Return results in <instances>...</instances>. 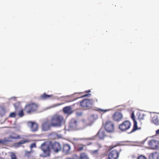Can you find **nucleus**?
I'll use <instances>...</instances> for the list:
<instances>
[{"label":"nucleus","instance_id":"nucleus-1","mask_svg":"<svg viewBox=\"0 0 159 159\" xmlns=\"http://www.w3.org/2000/svg\"><path fill=\"white\" fill-rule=\"evenodd\" d=\"M41 148L43 151V154L39 156L42 157H49L50 153V149L56 153H58L61 149V146L59 143L55 142L52 143L51 141L46 142L41 144Z\"/></svg>","mask_w":159,"mask_h":159},{"label":"nucleus","instance_id":"nucleus-2","mask_svg":"<svg viewBox=\"0 0 159 159\" xmlns=\"http://www.w3.org/2000/svg\"><path fill=\"white\" fill-rule=\"evenodd\" d=\"M64 117L62 116L56 114L51 117L50 122L52 127H60L64 121Z\"/></svg>","mask_w":159,"mask_h":159},{"label":"nucleus","instance_id":"nucleus-3","mask_svg":"<svg viewBox=\"0 0 159 159\" xmlns=\"http://www.w3.org/2000/svg\"><path fill=\"white\" fill-rule=\"evenodd\" d=\"M38 105L35 102H30L27 104L24 107V112L27 114H31L36 111Z\"/></svg>","mask_w":159,"mask_h":159},{"label":"nucleus","instance_id":"nucleus-4","mask_svg":"<svg viewBox=\"0 0 159 159\" xmlns=\"http://www.w3.org/2000/svg\"><path fill=\"white\" fill-rule=\"evenodd\" d=\"M98 102L97 99L95 98L93 99H85L80 102V105L83 109L88 110L92 107L93 102Z\"/></svg>","mask_w":159,"mask_h":159},{"label":"nucleus","instance_id":"nucleus-5","mask_svg":"<svg viewBox=\"0 0 159 159\" xmlns=\"http://www.w3.org/2000/svg\"><path fill=\"white\" fill-rule=\"evenodd\" d=\"M104 128L107 132H111L113 131L114 129V125L112 121L108 120L105 122Z\"/></svg>","mask_w":159,"mask_h":159},{"label":"nucleus","instance_id":"nucleus-6","mask_svg":"<svg viewBox=\"0 0 159 159\" xmlns=\"http://www.w3.org/2000/svg\"><path fill=\"white\" fill-rule=\"evenodd\" d=\"M28 126L30 128L31 131L35 132L37 131L39 129L38 124L35 122L29 121L27 122Z\"/></svg>","mask_w":159,"mask_h":159},{"label":"nucleus","instance_id":"nucleus-7","mask_svg":"<svg viewBox=\"0 0 159 159\" xmlns=\"http://www.w3.org/2000/svg\"><path fill=\"white\" fill-rule=\"evenodd\" d=\"M148 145L153 149H156L159 148V141L155 140L152 139L148 142Z\"/></svg>","mask_w":159,"mask_h":159},{"label":"nucleus","instance_id":"nucleus-8","mask_svg":"<svg viewBox=\"0 0 159 159\" xmlns=\"http://www.w3.org/2000/svg\"><path fill=\"white\" fill-rule=\"evenodd\" d=\"M131 117L133 121L134 125L133 128L131 131L130 132V133H133L138 130L140 129H141L140 127H138L137 126V123L135 120V116L134 112H132Z\"/></svg>","mask_w":159,"mask_h":159},{"label":"nucleus","instance_id":"nucleus-9","mask_svg":"<svg viewBox=\"0 0 159 159\" xmlns=\"http://www.w3.org/2000/svg\"><path fill=\"white\" fill-rule=\"evenodd\" d=\"M79 122L75 119H72L69 122V127L72 129H76L79 126Z\"/></svg>","mask_w":159,"mask_h":159},{"label":"nucleus","instance_id":"nucleus-10","mask_svg":"<svg viewBox=\"0 0 159 159\" xmlns=\"http://www.w3.org/2000/svg\"><path fill=\"white\" fill-rule=\"evenodd\" d=\"M119 128L122 131H125L129 128V121L126 120L119 126Z\"/></svg>","mask_w":159,"mask_h":159},{"label":"nucleus","instance_id":"nucleus-11","mask_svg":"<svg viewBox=\"0 0 159 159\" xmlns=\"http://www.w3.org/2000/svg\"><path fill=\"white\" fill-rule=\"evenodd\" d=\"M123 117L122 114L118 112H115L112 116V118L114 121H119L121 120Z\"/></svg>","mask_w":159,"mask_h":159},{"label":"nucleus","instance_id":"nucleus-12","mask_svg":"<svg viewBox=\"0 0 159 159\" xmlns=\"http://www.w3.org/2000/svg\"><path fill=\"white\" fill-rule=\"evenodd\" d=\"M51 127H52L51 125V123L50 122V123L48 120L43 122L41 125L42 130L45 131L49 130Z\"/></svg>","mask_w":159,"mask_h":159},{"label":"nucleus","instance_id":"nucleus-13","mask_svg":"<svg viewBox=\"0 0 159 159\" xmlns=\"http://www.w3.org/2000/svg\"><path fill=\"white\" fill-rule=\"evenodd\" d=\"M119 155V153L117 151L113 150L108 154V159H117Z\"/></svg>","mask_w":159,"mask_h":159},{"label":"nucleus","instance_id":"nucleus-14","mask_svg":"<svg viewBox=\"0 0 159 159\" xmlns=\"http://www.w3.org/2000/svg\"><path fill=\"white\" fill-rule=\"evenodd\" d=\"M20 138V136L15 133L11 134L9 135L8 137L7 138V140L9 141L8 142L12 141L13 139H16Z\"/></svg>","mask_w":159,"mask_h":159},{"label":"nucleus","instance_id":"nucleus-15","mask_svg":"<svg viewBox=\"0 0 159 159\" xmlns=\"http://www.w3.org/2000/svg\"><path fill=\"white\" fill-rule=\"evenodd\" d=\"M97 136L99 139L102 140L107 136V135L105 134V131L101 129L97 134Z\"/></svg>","mask_w":159,"mask_h":159},{"label":"nucleus","instance_id":"nucleus-16","mask_svg":"<svg viewBox=\"0 0 159 159\" xmlns=\"http://www.w3.org/2000/svg\"><path fill=\"white\" fill-rule=\"evenodd\" d=\"M70 147L68 144H64L63 148V152L65 154H68L70 153Z\"/></svg>","mask_w":159,"mask_h":159},{"label":"nucleus","instance_id":"nucleus-17","mask_svg":"<svg viewBox=\"0 0 159 159\" xmlns=\"http://www.w3.org/2000/svg\"><path fill=\"white\" fill-rule=\"evenodd\" d=\"M149 159H159V153L155 152L150 154L149 156Z\"/></svg>","mask_w":159,"mask_h":159},{"label":"nucleus","instance_id":"nucleus-18","mask_svg":"<svg viewBox=\"0 0 159 159\" xmlns=\"http://www.w3.org/2000/svg\"><path fill=\"white\" fill-rule=\"evenodd\" d=\"M63 111L65 113L68 114H70L73 112V111L70 106H67L64 107L63 109Z\"/></svg>","mask_w":159,"mask_h":159},{"label":"nucleus","instance_id":"nucleus-19","mask_svg":"<svg viewBox=\"0 0 159 159\" xmlns=\"http://www.w3.org/2000/svg\"><path fill=\"white\" fill-rule=\"evenodd\" d=\"M30 140L29 139H26L25 140H22L20 142L16 143V146H19L20 145L22 144L25 143H26L29 142H30Z\"/></svg>","mask_w":159,"mask_h":159},{"label":"nucleus","instance_id":"nucleus-20","mask_svg":"<svg viewBox=\"0 0 159 159\" xmlns=\"http://www.w3.org/2000/svg\"><path fill=\"white\" fill-rule=\"evenodd\" d=\"M79 159H89V158L86 153L82 152L80 154Z\"/></svg>","mask_w":159,"mask_h":159},{"label":"nucleus","instance_id":"nucleus-21","mask_svg":"<svg viewBox=\"0 0 159 159\" xmlns=\"http://www.w3.org/2000/svg\"><path fill=\"white\" fill-rule=\"evenodd\" d=\"M8 140H7V137L4 138L3 140H0V144L2 145H6L8 143Z\"/></svg>","mask_w":159,"mask_h":159},{"label":"nucleus","instance_id":"nucleus-22","mask_svg":"<svg viewBox=\"0 0 159 159\" xmlns=\"http://www.w3.org/2000/svg\"><path fill=\"white\" fill-rule=\"evenodd\" d=\"M153 123L156 125H159V120L157 116H154L152 119Z\"/></svg>","mask_w":159,"mask_h":159},{"label":"nucleus","instance_id":"nucleus-23","mask_svg":"<svg viewBox=\"0 0 159 159\" xmlns=\"http://www.w3.org/2000/svg\"><path fill=\"white\" fill-rule=\"evenodd\" d=\"M52 95L47 94L45 93H44L43 95L41 96V98L42 99H45L52 97Z\"/></svg>","mask_w":159,"mask_h":159},{"label":"nucleus","instance_id":"nucleus-24","mask_svg":"<svg viewBox=\"0 0 159 159\" xmlns=\"http://www.w3.org/2000/svg\"><path fill=\"white\" fill-rule=\"evenodd\" d=\"M86 145L82 144H80L78 148V151H81L83 150L84 148Z\"/></svg>","mask_w":159,"mask_h":159},{"label":"nucleus","instance_id":"nucleus-25","mask_svg":"<svg viewBox=\"0 0 159 159\" xmlns=\"http://www.w3.org/2000/svg\"><path fill=\"white\" fill-rule=\"evenodd\" d=\"M10 157L11 159H17L16 154L13 152L11 153Z\"/></svg>","mask_w":159,"mask_h":159},{"label":"nucleus","instance_id":"nucleus-26","mask_svg":"<svg viewBox=\"0 0 159 159\" xmlns=\"http://www.w3.org/2000/svg\"><path fill=\"white\" fill-rule=\"evenodd\" d=\"M14 105L16 111L18 110L19 108L20 107V104L19 102H16L14 104Z\"/></svg>","mask_w":159,"mask_h":159},{"label":"nucleus","instance_id":"nucleus-27","mask_svg":"<svg viewBox=\"0 0 159 159\" xmlns=\"http://www.w3.org/2000/svg\"><path fill=\"white\" fill-rule=\"evenodd\" d=\"M24 108L20 111L18 113V115L20 117H21L24 115Z\"/></svg>","mask_w":159,"mask_h":159},{"label":"nucleus","instance_id":"nucleus-28","mask_svg":"<svg viewBox=\"0 0 159 159\" xmlns=\"http://www.w3.org/2000/svg\"><path fill=\"white\" fill-rule=\"evenodd\" d=\"M16 114L14 112H11L9 115V117H16Z\"/></svg>","mask_w":159,"mask_h":159},{"label":"nucleus","instance_id":"nucleus-29","mask_svg":"<svg viewBox=\"0 0 159 159\" xmlns=\"http://www.w3.org/2000/svg\"><path fill=\"white\" fill-rule=\"evenodd\" d=\"M137 159H147V158L145 156L140 155L137 157Z\"/></svg>","mask_w":159,"mask_h":159},{"label":"nucleus","instance_id":"nucleus-30","mask_svg":"<svg viewBox=\"0 0 159 159\" xmlns=\"http://www.w3.org/2000/svg\"><path fill=\"white\" fill-rule=\"evenodd\" d=\"M36 147V144L35 143H33L31 144L30 148V149H32L33 148H35Z\"/></svg>","mask_w":159,"mask_h":159},{"label":"nucleus","instance_id":"nucleus-31","mask_svg":"<svg viewBox=\"0 0 159 159\" xmlns=\"http://www.w3.org/2000/svg\"><path fill=\"white\" fill-rule=\"evenodd\" d=\"M110 110H107V109H99L98 110L100 111L103 112V113H104L107 112L109 111Z\"/></svg>","mask_w":159,"mask_h":159},{"label":"nucleus","instance_id":"nucleus-32","mask_svg":"<svg viewBox=\"0 0 159 159\" xmlns=\"http://www.w3.org/2000/svg\"><path fill=\"white\" fill-rule=\"evenodd\" d=\"M32 152L31 151H26L25 152V155L27 156H29L30 153Z\"/></svg>","mask_w":159,"mask_h":159},{"label":"nucleus","instance_id":"nucleus-33","mask_svg":"<svg viewBox=\"0 0 159 159\" xmlns=\"http://www.w3.org/2000/svg\"><path fill=\"white\" fill-rule=\"evenodd\" d=\"M98 150H93L91 152L93 154H95L98 153Z\"/></svg>","mask_w":159,"mask_h":159},{"label":"nucleus","instance_id":"nucleus-34","mask_svg":"<svg viewBox=\"0 0 159 159\" xmlns=\"http://www.w3.org/2000/svg\"><path fill=\"white\" fill-rule=\"evenodd\" d=\"M91 95V94L88 93V94H85V95H83V96H82V97H85L86 96L89 97Z\"/></svg>","mask_w":159,"mask_h":159},{"label":"nucleus","instance_id":"nucleus-35","mask_svg":"<svg viewBox=\"0 0 159 159\" xmlns=\"http://www.w3.org/2000/svg\"><path fill=\"white\" fill-rule=\"evenodd\" d=\"M82 113L81 112H76V115L77 116H80L82 115Z\"/></svg>","mask_w":159,"mask_h":159},{"label":"nucleus","instance_id":"nucleus-36","mask_svg":"<svg viewBox=\"0 0 159 159\" xmlns=\"http://www.w3.org/2000/svg\"><path fill=\"white\" fill-rule=\"evenodd\" d=\"M124 108H119V109H118V110L119 111H121L123 110H124Z\"/></svg>","mask_w":159,"mask_h":159},{"label":"nucleus","instance_id":"nucleus-37","mask_svg":"<svg viewBox=\"0 0 159 159\" xmlns=\"http://www.w3.org/2000/svg\"><path fill=\"white\" fill-rule=\"evenodd\" d=\"M0 159H5V158L4 157H3L2 156L1 154H0Z\"/></svg>","mask_w":159,"mask_h":159},{"label":"nucleus","instance_id":"nucleus-38","mask_svg":"<svg viewBox=\"0 0 159 159\" xmlns=\"http://www.w3.org/2000/svg\"><path fill=\"white\" fill-rule=\"evenodd\" d=\"M156 134H159V129L158 130H157L156 131Z\"/></svg>","mask_w":159,"mask_h":159},{"label":"nucleus","instance_id":"nucleus-39","mask_svg":"<svg viewBox=\"0 0 159 159\" xmlns=\"http://www.w3.org/2000/svg\"><path fill=\"white\" fill-rule=\"evenodd\" d=\"M86 93H88L90 92V90H88L85 91Z\"/></svg>","mask_w":159,"mask_h":159},{"label":"nucleus","instance_id":"nucleus-40","mask_svg":"<svg viewBox=\"0 0 159 159\" xmlns=\"http://www.w3.org/2000/svg\"><path fill=\"white\" fill-rule=\"evenodd\" d=\"M85 139H87V140H92L93 138H88Z\"/></svg>","mask_w":159,"mask_h":159},{"label":"nucleus","instance_id":"nucleus-41","mask_svg":"<svg viewBox=\"0 0 159 159\" xmlns=\"http://www.w3.org/2000/svg\"><path fill=\"white\" fill-rule=\"evenodd\" d=\"M131 157L133 158H135L136 156L134 155H132L131 156Z\"/></svg>","mask_w":159,"mask_h":159},{"label":"nucleus","instance_id":"nucleus-42","mask_svg":"<svg viewBox=\"0 0 159 159\" xmlns=\"http://www.w3.org/2000/svg\"><path fill=\"white\" fill-rule=\"evenodd\" d=\"M97 145L99 148H101V145L99 144H97Z\"/></svg>","mask_w":159,"mask_h":159},{"label":"nucleus","instance_id":"nucleus-43","mask_svg":"<svg viewBox=\"0 0 159 159\" xmlns=\"http://www.w3.org/2000/svg\"><path fill=\"white\" fill-rule=\"evenodd\" d=\"M66 159H74L73 158H72L71 157H68V158H66Z\"/></svg>","mask_w":159,"mask_h":159},{"label":"nucleus","instance_id":"nucleus-44","mask_svg":"<svg viewBox=\"0 0 159 159\" xmlns=\"http://www.w3.org/2000/svg\"><path fill=\"white\" fill-rule=\"evenodd\" d=\"M139 118L140 119H143V117H140L139 116Z\"/></svg>","mask_w":159,"mask_h":159},{"label":"nucleus","instance_id":"nucleus-45","mask_svg":"<svg viewBox=\"0 0 159 159\" xmlns=\"http://www.w3.org/2000/svg\"><path fill=\"white\" fill-rule=\"evenodd\" d=\"M92 144V143H89V144H87V145H91V144Z\"/></svg>","mask_w":159,"mask_h":159}]
</instances>
